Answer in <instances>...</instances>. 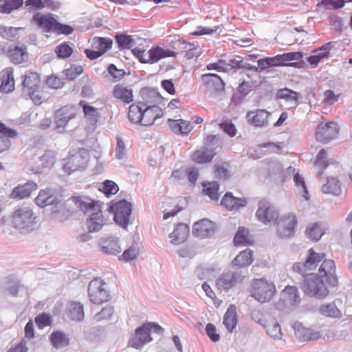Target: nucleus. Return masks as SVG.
Masks as SVG:
<instances>
[{"instance_id":"obj_1","label":"nucleus","mask_w":352,"mask_h":352,"mask_svg":"<svg viewBox=\"0 0 352 352\" xmlns=\"http://www.w3.org/2000/svg\"><path fill=\"white\" fill-rule=\"evenodd\" d=\"M22 91L27 94L35 105H41L45 100L41 75L30 72L22 76Z\"/></svg>"},{"instance_id":"obj_2","label":"nucleus","mask_w":352,"mask_h":352,"mask_svg":"<svg viewBox=\"0 0 352 352\" xmlns=\"http://www.w3.org/2000/svg\"><path fill=\"white\" fill-rule=\"evenodd\" d=\"M302 276V289L307 295L318 299H322L328 295L329 290L318 274L310 273Z\"/></svg>"},{"instance_id":"obj_3","label":"nucleus","mask_w":352,"mask_h":352,"mask_svg":"<svg viewBox=\"0 0 352 352\" xmlns=\"http://www.w3.org/2000/svg\"><path fill=\"white\" fill-rule=\"evenodd\" d=\"M70 200L84 213H91L89 220H99L102 217V201L81 196H72Z\"/></svg>"},{"instance_id":"obj_4","label":"nucleus","mask_w":352,"mask_h":352,"mask_svg":"<svg viewBox=\"0 0 352 352\" xmlns=\"http://www.w3.org/2000/svg\"><path fill=\"white\" fill-rule=\"evenodd\" d=\"M251 296L264 303L272 300L276 293L274 284L265 279H255L252 284Z\"/></svg>"},{"instance_id":"obj_5","label":"nucleus","mask_w":352,"mask_h":352,"mask_svg":"<svg viewBox=\"0 0 352 352\" xmlns=\"http://www.w3.org/2000/svg\"><path fill=\"white\" fill-rule=\"evenodd\" d=\"M216 140H217V135H208L205 138V146L195 150L190 155L192 162L197 164H205L211 162L215 157L216 153L210 147Z\"/></svg>"},{"instance_id":"obj_6","label":"nucleus","mask_w":352,"mask_h":352,"mask_svg":"<svg viewBox=\"0 0 352 352\" xmlns=\"http://www.w3.org/2000/svg\"><path fill=\"white\" fill-rule=\"evenodd\" d=\"M340 128L335 121L320 122L316 128L315 137L317 141L327 144L338 137Z\"/></svg>"},{"instance_id":"obj_7","label":"nucleus","mask_w":352,"mask_h":352,"mask_svg":"<svg viewBox=\"0 0 352 352\" xmlns=\"http://www.w3.org/2000/svg\"><path fill=\"white\" fill-rule=\"evenodd\" d=\"M88 295L94 304H101L109 300L110 295L107 289V284L100 278L90 281L88 286Z\"/></svg>"},{"instance_id":"obj_8","label":"nucleus","mask_w":352,"mask_h":352,"mask_svg":"<svg viewBox=\"0 0 352 352\" xmlns=\"http://www.w3.org/2000/svg\"><path fill=\"white\" fill-rule=\"evenodd\" d=\"M78 114V107L74 104H66L55 111L54 122L56 128L64 131L69 122L75 119Z\"/></svg>"},{"instance_id":"obj_9","label":"nucleus","mask_w":352,"mask_h":352,"mask_svg":"<svg viewBox=\"0 0 352 352\" xmlns=\"http://www.w3.org/2000/svg\"><path fill=\"white\" fill-rule=\"evenodd\" d=\"M247 270L235 269L233 271H228L222 274L216 280V286L218 289L227 290L236 284L243 281Z\"/></svg>"},{"instance_id":"obj_10","label":"nucleus","mask_w":352,"mask_h":352,"mask_svg":"<svg viewBox=\"0 0 352 352\" xmlns=\"http://www.w3.org/2000/svg\"><path fill=\"white\" fill-rule=\"evenodd\" d=\"M0 227L8 234H27L38 228V221H0Z\"/></svg>"},{"instance_id":"obj_11","label":"nucleus","mask_w":352,"mask_h":352,"mask_svg":"<svg viewBox=\"0 0 352 352\" xmlns=\"http://www.w3.org/2000/svg\"><path fill=\"white\" fill-rule=\"evenodd\" d=\"M300 301L296 287L288 285L281 292L279 300L275 304L278 310L283 311L298 304Z\"/></svg>"},{"instance_id":"obj_12","label":"nucleus","mask_w":352,"mask_h":352,"mask_svg":"<svg viewBox=\"0 0 352 352\" xmlns=\"http://www.w3.org/2000/svg\"><path fill=\"white\" fill-rule=\"evenodd\" d=\"M324 256V254L318 253L311 248L308 251L307 257L304 263L297 262L293 265V271L302 276L307 275V272L315 269L318 263L323 261Z\"/></svg>"},{"instance_id":"obj_13","label":"nucleus","mask_w":352,"mask_h":352,"mask_svg":"<svg viewBox=\"0 0 352 352\" xmlns=\"http://www.w3.org/2000/svg\"><path fill=\"white\" fill-rule=\"evenodd\" d=\"M141 100L138 101L143 107H162L164 105V98L155 89L143 88L140 90Z\"/></svg>"},{"instance_id":"obj_14","label":"nucleus","mask_w":352,"mask_h":352,"mask_svg":"<svg viewBox=\"0 0 352 352\" xmlns=\"http://www.w3.org/2000/svg\"><path fill=\"white\" fill-rule=\"evenodd\" d=\"M272 113L263 109L250 111L246 114L248 122L255 127L267 126L270 121Z\"/></svg>"},{"instance_id":"obj_15","label":"nucleus","mask_w":352,"mask_h":352,"mask_svg":"<svg viewBox=\"0 0 352 352\" xmlns=\"http://www.w3.org/2000/svg\"><path fill=\"white\" fill-rule=\"evenodd\" d=\"M256 215L258 220H277L279 213L272 204L263 199L258 202Z\"/></svg>"},{"instance_id":"obj_16","label":"nucleus","mask_w":352,"mask_h":352,"mask_svg":"<svg viewBox=\"0 0 352 352\" xmlns=\"http://www.w3.org/2000/svg\"><path fill=\"white\" fill-rule=\"evenodd\" d=\"M149 324H144L135 329L133 338L129 340V344L136 349H140L142 346L152 340L151 337Z\"/></svg>"},{"instance_id":"obj_17","label":"nucleus","mask_w":352,"mask_h":352,"mask_svg":"<svg viewBox=\"0 0 352 352\" xmlns=\"http://www.w3.org/2000/svg\"><path fill=\"white\" fill-rule=\"evenodd\" d=\"M112 97L124 104H130L133 101V91L130 86L124 83H118L111 90Z\"/></svg>"},{"instance_id":"obj_18","label":"nucleus","mask_w":352,"mask_h":352,"mask_svg":"<svg viewBox=\"0 0 352 352\" xmlns=\"http://www.w3.org/2000/svg\"><path fill=\"white\" fill-rule=\"evenodd\" d=\"M132 210V206L126 200H120L112 203L109 211L113 213V220H129Z\"/></svg>"},{"instance_id":"obj_19","label":"nucleus","mask_w":352,"mask_h":352,"mask_svg":"<svg viewBox=\"0 0 352 352\" xmlns=\"http://www.w3.org/2000/svg\"><path fill=\"white\" fill-rule=\"evenodd\" d=\"M248 199L245 197H237L231 192H226L221 200V205L228 210H237L248 205Z\"/></svg>"},{"instance_id":"obj_20","label":"nucleus","mask_w":352,"mask_h":352,"mask_svg":"<svg viewBox=\"0 0 352 352\" xmlns=\"http://www.w3.org/2000/svg\"><path fill=\"white\" fill-rule=\"evenodd\" d=\"M203 84L212 93L223 92L225 89V83L221 78L215 74H205L201 76Z\"/></svg>"},{"instance_id":"obj_21","label":"nucleus","mask_w":352,"mask_h":352,"mask_svg":"<svg viewBox=\"0 0 352 352\" xmlns=\"http://www.w3.org/2000/svg\"><path fill=\"white\" fill-rule=\"evenodd\" d=\"M216 230L214 221H195L192 226V234L201 239L211 236Z\"/></svg>"},{"instance_id":"obj_22","label":"nucleus","mask_w":352,"mask_h":352,"mask_svg":"<svg viewBox=\"0 0 352 352\" xmlns=\"http://www.w3.org/2000/svg\"><path fill=\"white\" fill-rule=\"evenodd\" d=\"M7 56L12 63L19 65L28 60L29 54L25 46L15 45L9 47Z\"/></svg>"},{"instance_id":"obj_23","label":"nucleus","mask_w":352,"mask_h":352,"mask_svg":"<svg viewBox=\"0 0 352 352\" xmlns=\"http://www.w3.org/2000/svg\"><path fill=\"white\" fill-rule=\"evenodd\" d=\"M319 276H325L328 283L336 286L338 279L336 276V265L333 260H324L319 268Z\"/></svg>"},{"instance_id":"obj_24","label":"nucleus","mask_w":352,"mask_h":352,"mask_svg":"<svg viewBox=\"0 0 352 352\" xmlns=\"http://www.w3.org/2000/svg\"><path fill=\"white\" fill-rule=\"evenodd\" d=\"M37 188V184L32 181H28L23 184H19L12 190L10 197L14 199H22L29 197Z\"/></svg>"},{"instance_id":"obj_25","label":"nucleus","mask_w":352,"mask_h":352,"mask_svg":"<svg viewBox=\"0 0 352 352\" xmlns=\"http://www.w3.org/2000/svg\"><path fill=\"white\" fill-rule=\"evenodd\" d=\"M294 331L296 338L302 342H309L318 340L320 338L321 333L319 331L307 328L302 324H298L294 326Z\"/></svg>"},{"instance_id":"obj_26","label":"nucleus","mask_w":352,"mask_h":352,"mask_svg":"<svg viewBox=\"0 0 352 352\" xmlns=\"http://www.w3.org/2000/svg\"><path fill=\"white\" fill-rule=\"evenodd\" d=\"M190 230L187 224L178 223L174 228L173 231L169 234L171 239L170 243L175 245L183 243L188 238Z\"/></svg>"},{"instance_id":"obj_27","label":"nucleus","mask_w":352,"mask_h":352,"mask_svg":"<svg viewBox=\"0 0 352 352\" xmlns=\"http://www.w3.org/2000/svg\"><path fill=\"white\" fill-rule=\"evenodd\" d=\"M12 67H7L0 72V90L3 92H10L14 89V78Z\"/></svg>"},{"instance_id":"obj_28","label":"nucleus","mask_w":352,"mask_h":352,"mask_svg":"<svg viewBox=\"0 0 352 352\" xmlns=\"http://www.w3.org/2000/svg\"><path fill=\"white\" fill-rule=\"evenodd\" d=\"M168 124L174 133L182 135H188L193 129V125L190 121L183 119H168Z\"/></svg>"},{"instance_id":"obj_29","label":"nucleus","mask_w":352,"mask_h":352,"mask_svg":"<svg viewBox=\"0 0 352 352\" xmlns=\"http://www.w3.org/2000/svg\"><path fill=\"white\" fill-rule=\"evenodd\" d=\"M142 111L143 126L152 125L157 119L160 118L164 116V111L162 107H143Z\"/></svg>"},{"instance_id":"obj_30","label":"nucleus","mask_w":352,"mask_h":352,"mask_svg":"<svg viewBox=\"0 0 352 352\" xmlns=\"http://www.w3.org/2000/svg\"><path fill=\"white\" fill-rule=\"evenodd\" d=\"M177 52L169 49H165L160 47H152L148 50V63H154L160 60L168 57H175Z\"/></svg>"},{"instance_id":"obj_31","label":"nucleus","mask_w":352,"mask_h":352,"mask_svg":"<svg viewBox=\"0 0 352 352\" xmlns=\"http://www.w3.org/2000/svg\"><path fill=\"white\" fill-rule=\"evenodd\" d=\"M100 250L107 254L116 255L121 252L118 238L102 239L100 242Z\"/></svg>"},{"instance_id":"obj_32","label":"nucleus","mask_w":352,"mask_h":352,"mask_svg":"<svg viewBox=\"0 0 352 352\" xmlns=\"http://www.w3.org/2000/svg\"><path fill=\"white\" fill-rule=\"evenodd\" d=\"M325 228L321 222L309 224L305 230L306 236L313 241H318L325 233Z\"/></svg>"},{"instance_id":"obj_33","label":"nucleus","mask_w":352,"mask_h":352,"mask_svg":"<svg viewBox=\"0 0 352 352\" xmlns=\"http://www.w3.org/2000/svg\"><path fill=\"white\" fill-rule=\"evenodd\" d=\"M252 254L250 249L241 252L232 261L233 266L237 267L236 269L246 270L245 267L253 261Z\"/></svg>"},{"instance_id":"obj_34","label":"nucleus","mask_w":352,"mask_h":352,"mask_svg":"<svg viewBox=\"0 0 352 352\" xmlns=\"http://www.w3.org/2000/svg\"><path fill=\"white\" fill-rule=\"evenodd\" d=\"M34 21L41 28L47 32H53L56 25V20L50 15H43L36 13L33 16Z\"/></svg>"},{"instance_id":"obj_35","label":"nucleus","mask_w":352,"mask_h":352,"mask_svg":"<svg viewBox=\"0 0 352 352\" xmlns=\"http://www.w3.org/2000/svg\"><path fill=\"white\" fill-rule=\"evenodd\" d=\"M262 326L265 328L266 333L273 339L280 340L283 338L281 327L278 321L273 318L266 321Z\"/></svg>"},{"instance_id":"obj_36","label":"nucleus","mask_w":352,"mask_h":352,"mask_svg":"<svg viewBox=\"0 0 352 352\" xmlns=\"http://www.w3.org/2000/svg\"><path fill=\"white\" fill-rule=\"evenodd\" d=\"M277 234L280 237L292 236L297 227V221H276Z\"/></svg>"},{"instance_id":"obj_37","label":"nucleus","mask_w":352,"mask_h":352,"mask_svg":"<svg viewBox=\"0 0 352 352\" xmlns=\"http://www.w3.org/2000/svg\"><path fill=\"white\" fill-rule=\"evenodd\" d=\"M234 245H249L253 243L254 238L250 234L248 229L244 227H239L234 240Z\"/></svg>"},{"instance_id":"obj_38","label":"nucleus","mask_w":352,"mask_h":352,"mask_svg":"<svg viewBox=\"0 0 352 352\" xmlns=\"http://www.w3.org/2000/svg\"><path fill=\"white\" fill-rule=\"evenodd\" d=\"M223 324L229 332H232L237 324L236 309L234 305H230L223 317Z\"/></svg>"},{"instance_id":"obj_39","label":"nucleus","mask_w":352,"mask_h":352,"mask_svg":"<svg viewBox=\"0 0 352 352\" xmlns=\"http://www.w3.org/2000/svg\"><path fill=\"white\" fill-rule=\"evenodd\" d=\"M56 201L54 192L50 188L41 190L35 199L36 204L42 208L53 204Z\"/></svg>"},{"instance_id":"obj_40","label":"nucleus","mask_w":352,"mask_h":352,"mask_svg":"<svg viewBox=\"0 0 352 352\" xmlns=\"http://www.w3.org/2000/svg\"><path fill=\"white\" fill-rule=\"evenodd\" d=\"M68 317L74 321H82L85 317L83 305L78 302H71L67 307Z\"/></svg>"},{"instance_id":"obj_41","label":"nucleus","mask_w":352,"mask_h":352,"mask_svg":"<svg viewBox=\"0 0 352 352\" xmlns=\"http://www.w3.org/2000/svg\"><path fill=\"white\" fill-rule=\"evenodd\" d=\"M78 105L82 107L85 117L90 122L93 124L98 122L100 113L96 107L89 104L85 100H80Z\"/></svg>"},{"instance_id":"obj_42","label":"nucleus","mask_w":352,"mask_h":352,"mask_svg":"<svg viewBox=\"0 0 352 352\" xmlns=\"http://www.w3.org/2000/svg\"><path fill=\"white\" fill-rule=\"evenodd\" d=\"M202 193L208 196L211 200L218 201L219 197V184L217 182H205L201 183Z\"/></svg>"},{"instance_id":"obj_43","label":"nucleus","mask_w":352,"mask_h":352,"mask_svg":"<svg viewBox=\"0 0 352 352\" xmlns=\"http://www.w3.org/2000/svg\"><path fill=\"white\" fill-rule=\"evenodd\" d=\"M143 107L138 102L131 104L129 108L128 118L134 124L142 125Z\"/></svg>"},{"instance_id":"obj_44","label":"nucleus","mask_w":352,"mask_h":352,"mask_svg":"<svg viewBox=\"0 0 352 352\" xmlns=\"http://www.w3.org/2000/svg\"><path fill=\"white\" fill-rule=\"evenodd\" d=\"M303 53L300 52H294L284 53L283 54H278L276 56L277 59L278 65L279 66H288L293 65V64H287V62L292 60H300L303 58Z\"/></svg>"},{"instance_id":"obj_45","label":"nucleus","mask_w":352,"mask_h":352,"mask_svg":"<svg viewBox=\"0 0 352 352\" xmlns=\"http://www.w3.org/2000/svg\"><path fill=\"white\" fill-rule=\"evenodd\" d=\"M112 40L109 38L94 37L91 41L92 48L98 50L102 54L110 50L112 47Z\"/></svg>"},{"instance_id":"obj_46","label":"nucleus","mask_w":352,"mask_h":352,"mask_svg":"<svg viewBox=\"0 0 352 352\" xmlns=\"http://www.w3.org/2000/svg\"><path fill=\"white\" fill-rule=\"evenodd\" d=\"M219 271L218 267L215 265H201L197 269V276L200 279H211L214 278L216 274Z\"/></svg>"},{"instance_id":"obj_47","label":"nucleus","mask_w":352,"mask_h":352,"mask_svg":"<svg viewBox=\"0 0 352 352\" xmlns=\"http://www.w3.org/2000/svg\"><path fill=\"white\" fill-rule=\"evenodd\" d=\"M50 340L54 347L60 349L66 346L69 343V339L61 331H54L50 337Z\"/></svg>"},{"instance_id":"obj_48","label":"nucleus","mask_w":352,"mask_h":352,"mask_svg":"<svg viewBox=\"0 0 352 352\" xmlns=\"http://www.w3.org/2000/svg\"><path fill=\"white\" fill-rule=\"evenodd\" d=\"M142 245L140 242L133 241L131 245L123 252L122 257L125 261H130L137 258L139 255Z\"/></svg>"},{"instance_id":"obj_49","label":"nucleus","mask_w":352,"mask_h":352,"mask_svg":"<svg viewBox=\"0 0 352 352\" xmlns=\"http://www.w3.org/2000/svg\"><path fill=\"white\" fill-rule=\"evenodd\" d=\"M98 190L107 197L116 195L119 190L118 184L112 180L106 179L98 187Z\"/></svg>"},{"instance_id":"obj_50","label":"nucleus","mask_w":352,"mask_h":352,"mask_svg":"<svg viewBox=\"0 0 352 352\" xmlns=\"http://www.w3.org/2000/svg\"><path fill=\"white\" fill-rule=\"evenodd\" d=\"M320 313L326 317L340 318L342 313L334 302L322 305L320 307Z\"/></svg>"},{"instance_id":"obj_51","label":"nucleus","mask_w":352,"mask_h":352,"mask_svg":"<svg viewBox=\"0 0 352 352\" xmlns=\"http://www.w3.org/2000/svg\"><path fill=\"white\" fill-rule=\"evenodd\" d=\"M276 97L293 102L295 107L298 104V94L289 89H280L276 93Z\"/></svg>"},{"instance_id":"obj_52","label":"nucleus","mask_w":352,"mask_h":352,"mask_svg":"<svg viewBox=\"0 0 352 352\" xmlns=\"http://www.w3.org/2000/svg\"><path fill=\"white\" fill-rule=\"evenodd\" d=\"M24 0H1L0 2V12L9 14L14 10L22 6Z\"/></svg>"},{"instance_id":"obj_53","label":"nucleus","mask_w":352,"mask_h":352,"mask_svg":"<svg viewBox=\"0 0 352 352\" xmlns=\"http://www.w3.org/2000/svg\"><path fill=\"white\" fill-rule=\"evenodd\" d=\"M12 217L14 219H19L21 220H30L32 218L35 219L32 210L28 206H22L17 208L13 212Z\"/></svg>"},{"instance_id":"obj_54","label":"nucleus","mask_w":352,"mask_h":352,"mask_svg":"<svg viewBox=\"0 0 352 352\" xmlns=\"http://www.w3.org/2000/svg\"><path fill=\"white\" fill-rule=\"evenodd\" d=\"M323 192L338 195L340 193L341 189L339 182L335 179H331L322 187Z\"/></svg>"},{"instance_id":"obj_55","label":"nucleus","mask_w":352,"mask_h":352,"mask_svg":"<svg viewBox=\"0 0 352 352\" xmlns=\"http://www.w3.org/2000/svg\"><path fill=\"white\" fill-rule=\"evenodd\" d=\"M116 40L121 49H130L134 44V40L131 35L119 34L116 36Z\"/></svg>"},{"instance_id":"obj_56","label":"nucleus","mask_w":352,"mask_h":352,"mask_svg":"<svg viewBox=\"0 0 352 352\" xmlns=\"http://www.w3.org/2000/svg\"><path fill=\"white\" fill-rule=\"evenodd\" d=\"M181 44L182 45V49L184 50V51L182 52L184 53V56L187 59H191L199 56L198 48L193 44L184 41L181 43Z\"/></svg>"},{"instance_id":"obj_57","label":"nucleus","mask_w":352,"mask_h":352,"mask_svg":"<svg viewBox=\"0 0 352 352\" xmlns=\"http://www.w3.org/2000/svg\"><path fill=\"white\" fill-rule=\"evenodd\" d=\"M228 66V72L230 69H241V68H245L247 69H252L255 72H258V68L256 66L251 65L250 64H248L246 66L243 65L242 60H237L236 58H232L229 60L228 63H227Z\"/></svg>"},{"instance_id":"obj_58","label":"nucleus","mask_w":352,"mask_h":352,"mask_svg":"<svg viewBox=\"0 0 352 352\" xmlns=\"http://www.w3.org/2000/svg\"><path fill=\"white\" fill-rule=\"evenodd\" d=\"M56 54L58 57L61 58H67L71 56L73 53V48L68 43H63L58 45L56 48Z\"/></svg>"},{"instance_id":"obj_59","label":"nucleus","mask_w":352,"mask_h":352,"mask_svg":"<svg viewBox=\"0 0 352 352\" xmlns=\"http://www.w3.org/2000/svg\"><path fill=\"white\" fill-rule=\"evenodd\" d=\"M333 47L331 42L327 43L322 45L320 47L312 51V54H316L322 60L324 58H328L330 54V51Z\"/></svg>"},{"instance_id":"obj_60","label":"nucleus","mask_w":352,"mask_h":352,"mask_svg":"<svg viewBox=\"0 0 352 352\" xmlns=\"http://www.w3.org/2000/svg\"><path fill=\"white\" fill-rule=\"evenodd\" d=\"M83 72V68L80 65H72L67 69H66L64 72L66 78L72 80L76 78L79 75H80Z\"/></svg>"},{"instance_id":"obj_61","label":"nucleus","mask_w":352,"mask_h":352,"mask_svg":"<svg viewBox=\"0 0 352 352\" xmlns=\"http://www.w3.org/2000/svg\"><path fill=\"white\" fill-rule=\"evenodd\" d=\"M229 164L228 162H224L221 164H216L214 166V174L216 177L219 179H227L229 177L228 171Z\"/></svg>"},{"instance_id":"obj_62","label":"nucleus","mask_w":352,"mask_h":352,"mask_svg":"<svg viewBox=\"0 0 352 352\" xmlns=\"http://www.w3.org/2000/svg\"><path fill=\"white\" fill-rule=\"evenodd\" d=\"M114 312L113 307L111 306H107L103 307L102 310L94 316V320L97 322L108 320L111 318Z\"/></svg>"},{"instance_id":"obj_63","label":"nucleus","mask_w":352,"mask_h":352,"mask_svg":"<svg viewBox=\"0 0 352 352\" xmlns=\"http://www.w3.org/2000/svg\"><path fill=\"white\" fill-rule=\"evenodd\" d=\"M324 98H323V102L327 104H333L335 102H338L340 97V93H335L333 91L329 89L326 90L324 92Z\"/></svg>"},{"instance_id":"obj_64","label":"nucleus","mask_w":352,"mask_h":352,"mask_svg":"<svg viewBox=\"0 0 352 352\" xmlns=\"http://www.w3.org/2000/svg\"><path fill=\"white\" fill-rule=\"evenodd\" d=\"M327 158V153L326 150L321 149L316 156L315 165L320 169L327 168L329 165Z\"/></svg>"}]
</instances>
